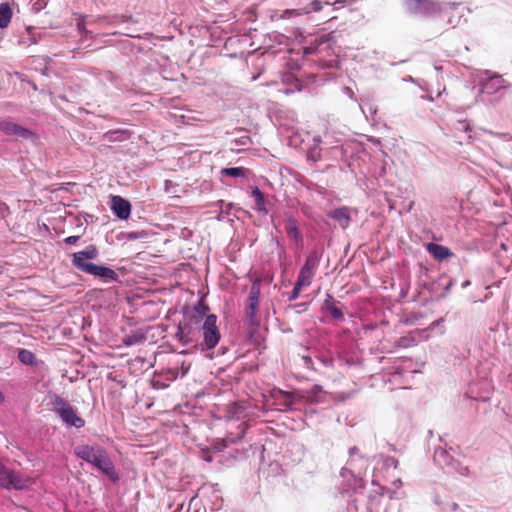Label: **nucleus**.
Returning <instances> with one entry per match:
<instances>
[{
  "label": "nucleus",
  "mask_w": 512,
  "mask_h": 512,
  "mask_svg": "<svg viewBox=\"0 0 512 512\" xmlns=\"http://www.w3.org/2000/svg\"><path fill=\"white\" fill-rule=\"evenodd\" d=\"M98 248L90 244L85 249L72 254L71 263L77 270L99 278L104 282H120L119 275L110 267L89 262L98 257Z\"/></svg>",
  "instance_id": "nucleus-1"
},
{
  "label": "nucleus",
  "mask_w": 512,
  "mask_h": 512,
  "mask_svg": "<svg viewBox=\"0 0 512 512\" xmlns=\"http://www.w3.org/2000/svg\"><path fill=\"white\" fill-rule=\"evenodd\" d=\"M74 453L78 458L93 465L113 483L119 481V475L115 470L113 462L106 450L100 445H79L75 447Z\"/></svg>",
  "instance_id": "nucleus-2"
},
{
  "label": "nucleus",
  "mask_w": 512,
  "mask_h": 512,
  "mask_svg": "<svg viewBox=\"0 0 512 512\" xmlns=\"http://www.w3.org/2000/svg\"><path fill=\"white\" fill-rule=\"evenodd\" d=\"M48 398L49 405L52 406L53 411L60 417L66 426L75 427L77 429L84 427V419L77 414L76 409L66 400L55 393H50Z\"/></svg>",
  "instance_id": "nucleus-3"
},
{
  "label": "nucleus",
  "mask_w": 512,
  "mask_h": 512,
  "mask_svg": "<svg viewBox=\"0 0 512 512\" xmlns=\"http://www.w3.org/2000/svg\"><path fill=\"white\" fill-rule=\"evenodd\" d=\"M199 331L200 336L203 337V341L200 344L202 350H211L217 346L221 335L217 326V316L215 314H209L206 316L199 328Z\"/></svg>",
  "instance_id": "nucleus-4"
},
{
  "label": "nucleus",
  "mask_w": 512,
  "mask_h": 512,
  "mask_svg": "<svg viewBox=\"0 0 512 512\" xmlns=\"http://www.w3.org/2000/svg\"><path fill=\"white\" fill-rule=\"evenodd\" d=\"M260 282L254 281L251 285L249 295L246 301L244 315L249 328L255 329L259 326L258 311L260 303Z\"/></svg>",
  "instance_id": "nucleus-5"
},
{
  "label": "nucleus",
  "mask_w": 512,
  "mask_h": 512,
  "mask_svg": "<svg viewBox=\"0 0 512 512\" xmlns=\"http://www.w3.org/2000/svg\"><path fill=\"white\" fill-rule=\"evenodd\" d=\"M30 479L20 473L14 472L0 463V487L10 490H24L29 486Z\"/></svg>",
  "instance_id": "nucleus-6"
},
{
  "label": "nucleus",
  "mask_w": 512,
  "mask_h": 512,
  "mask_svg": "<svg viewBox=\"0 0 512 512\" xmlns=\"http://www.w3.org/2000/svg\"><path fill=\"white\" fill-rule=\"evenodd\" d=\"M434 461L447 473H457L461 476L468 474V467L455 460L445 449L439 447L434 451Z\"/></svg>",
  "instance_id": "nucleus-7"
},
{
  "label": "nucleus",
  "mask_w": 512,
  "mask_h": 512,
  "mask_svg": "<svg viewBox=\"0 0 512 512\" xmlns=\"http://www.w3.org/2000/svg\"><path fill=\"white\" fill-rule=\"evenodd\" d=\"M320 258L321 255L318 253V251L313 250L310 252L305 260L303 267L300 269L297 279L307 285H310L313 277L316 274Z\"/></svg>",
  "instance_id": "nucleus-8"
},
{
  "label": "nucleus",
  "mask_w": 512,
  "mask_h": 512,
  "mask_svg": "<svg viewBox=\"0 0 512 512\" xmlns=\"http://www.w3.org/2000/svg\"><path fill=\"white\" fill-rule=\"evenodd\" d=\"M404 5L414 14H432L440 9L435 0H404Z\"/></svg>",
  "instance_id": "nucleus-9"
},
{
  "label": "nucleus",
  "mask_w": 512,
  "mask_h": 512,
  "mask_svg": "<svg viewBox=\"0 0 512 512\" xmlns=\"http://www.w3.org/2000/svg\"><path fill=\"white\" fill-rule=\"evenodd\" d=\"M200 327L191 323L183 322L179 325L177 336L183 345H189L198 341L200 337Z\"/></svg>",
  "instance_id": "nucleus-10"
},
{
  "label": "nucleus",
  "mask_w": 512,
  "mask_h": 512,
  "mask_svg": "<svg viewBox=\"0 0 512 512\" xmlns=\"http://www.w3.org/2000/svg\"><path fill=\"white\" fill-rule=\"evenodd\" d=\"M0 130L8 136L16 138L28 139L32 136V132L12 121L3 120L0 122Z\"/></svg>",
  "instance_id": "nucleus-11"
},
{
  "label": "nucleus",
  "mask_w": 512,
  "mask_h": 512,
  "mask_svg": "<svg viewBox=\"0 0 512 512\" xmlns=\"http://www.w3.org/2000/svg\"><path fill=\"white\" fill-rule=\"evenodd\" d=\"M111 209L113 213L121 220L129 218L131 213V204L121 196H112Z\"/></svg>",
  "instance_id": "nucleus-12"
},
{
  "label": "nucleus",
  "mask_w": 512,
  "mask_h": 512,
  "mask_svg": "<svg viewBox=\"0 0 512 512\" xmlns=\"http://www.w3.org/2000/svg\"><path fill=\"white\" fill-rule=\"evenodd\" d=\"M506 87L505 80L500 75H494L482 83L481 91L484 94L493 95Z\"/></svg>",
  "instance_id": "nucleus-13"
},
{
  "label": "nucleus",
  "mask_w": 512,
  "mask_h": 512,
  "mask_svg": "<svg viewBox=\"0 0 512 512\" xmlns=\"http://www.w3.org/2000/svg\"><path fill=\"white\" fill-rule=\"evenodd\" d=\"M300 397L307 403L318 404L324 402L325 392L320 385H314L311 389L302 391Z\"/></svg>",
  "instance_id": "nucleus-14"
},
{
  "label": "nucleus",
  "mask_w": 512,
  "mask_h": 512,
  "mask_svg": "<svg viewBox=\"0 0 512 512\" xmlns=\"http://www.w3.org/2000/svg\"><path fill=\"white\" fill-rule=\"evenodd\" d=\"M337 304H339V302L335 301L330 294H327V297L324 300L322 306V310L326 313H329L335 320L343 321L344 314L342 312V309L338 307Z\"/></svg>",
  "instance_id": "nucleus-15"
},
{
  "label": "nucleus",
  "mask_w": 512,
  "mask_h": 512,
  "mask_svg": "<svg viewBox=\"0 0 512 512\" xmlns=\"http://www.w3.org/2000/svg\"><path fill=\"white\" fill-rule=\"evenodd\" d=\"M322 9V2L319 0H313L310 4L301 9H286L283 11L281 18H289L294 15L309 14L310 12H318Z\"/></svg>",
  "instance_id": "nucleus-16"
},
{
  "label": "nucleus",
  "mask_w": 512,
  "mask_h": 512,
  "mask_svg": "<svg viewBox=\"0 0 512 512\" xmlns=\"http://www.w3.org/2000/svg\"><path fill=\"white\" fill-rule=\"evenodd\" d=\"M329 217L339 223L345 229L351 221L350 209L347 207L336 208L329 212Z\"/></svg>",
  "instance_id": "nucleus-17"
},
{
  "label": "nucleus",
  "mask_w": 512,
  "mask_h": 512,
  "mask_svg": "<svg viewBox=\"0 0 512 512\" xmlns=\"http://www.w3.org/2000/svg\"><path fill=\"white\" fill-rule=\"evenodd\" d=\"M426 250L437 260H445L452 256V252L446 246L436 243L426 244Z\"/></svg>",
  "instance_id": "nucleus-18"
},
{
  "label": "nucleus",
  "mask_w": 512,
  "mask_h": 512,
  "mask_svg": "<svg viewBox=\"0 0 512 512\" xmlns=\"http://www.w3.org/2000/svg\"><path fill=\"white\" fill-rule=\"evenodd\" d=\"M285 231L288 234V236L296 241L301 240V232L298 228V224L295 218L288 217L286 224H285Z\"/></svg>",
  "instance_id": "nucleus-19"
},
{
  "label": "nucleus",
  "mask_w": 512,
  "mask_h": 512,
  "mask_svg": "<svg viewBox=\"0 0 512 512\" xmlns=\"http://www.w3.org/2000/svg\"><path fill=\"white\" fill-rule=\"evenodd\" d=\"M12 9L8 3H0V28H6L12 18Z\"/></svg>",
  "instance_id": "nucleus-20"
},
{
  "label": "nucleus",
  "mask_w": 512,
  "mask_h": 512,
  "mask_svg": "<svg viewBox=\"0 0 512 512\" xmlns=\"http://www.w3.org/2000/svg\"><path fill=\"white\" fill-rule=\"evenodd\" d=\"M244 433H245V430L242 429L237 434L230 433V434L226 435V437L224 438L223 446L219 447V448L217 447V451L221 452L232 444H238L243 439Z\"/></svg>",
  "instance_id": "nucleus-21"
},
{
  "label": "nucleus",
  "mask_w": 512,
  "mask_h": 512,
  "mask_svg": "<svg viewBox=\"0 0 512 512\" xmlns=\"http://www.w3.org/2000/svg\"><path fill=\"white\" fill-rule=\"evenodd\" d=\"M248 173V169L244 167H229V168H223L220 171V174L223 176H229V177H246Z\"/></svg>",
  "instance_id": "nucleus-22"
},
{
  "label": "nucleus",
  "mask_w": 512,
  "mask_h": 512,
  "mask_svg": "<svg viewBox=\"0 0 512 512\" xmlns=\"http://www.w3.org/2000/svg\"><path fill=\"white\" fill-rule=\"evenodd\" d=\"M252 196L255 198L256 207L255 209L261 213L266 214L267 210L265 207V198L263 193L260 191L258 187H254L252 189Z\"/></svg>",
  "instance_id": "nucleus-23"
},
{
  "label": "nucleus",
  "mask_w": 512,
  "mask_h": 512,
  "mask_svg": "<svg viewBox=\"0 0 512 512\" xmlns=\"http://www.w3.org/2000/svg\"><path fill=\"white\" fill-rule=\"evenodd\" d=\"M277 400L285 409H289L294 405V396L290 392L279 391Z\"/></svg>",
  "instance_id": "nucleus-24"
},
{
  "label": "nucleus",
  "mask_w": 512,
  "mask_h": 512,
  "mask_svg": "<svg viewBox=\"0 0 512 512\" xmlns=\"http://www.w3.org/2000/svg\"><path fill=\"white\" fill-rule=\"evenodd\" d=\"M128 137V133L126 130H113L108 131L104 134L105 140L109 142L113 141H122L125 140Z\"/></svg>",
  "instance_id": "nucleus-25"
},
{
  "label": "nucleus",
  "mask_w": 512,
  "mask_h": 512,
  "mask_svg": "<svg viewBox=\"0 0 512 512\" xmlns=\"http://www.w3.org/2000/svg\"><path fill=\"white\" fill-rule=\"evenodd\" d=\"M18 359L21 363L25 365H33L35 364V355L27 349H19Z\"/></svg>",
  "instance_id": "nucleus-26"
},
{
  "label": "nucleus",
  "mask_w": 512,
  "mask_h": 512,
  "mask_svg": "<svg viewBox=\"0 0 512 512\" xmlns=\"http://www.w3.org/2000/svg\"><path fill=\"white\" fill-rule=\"evenodd\" d=\"M453 127H454V129L456 131H461V132L467 133L468 139H472L473 138V136L471 134L472 129L470 127V124L466 120H457L454 123Z\"/></svg>",
  "instance_id": "nucleus-27"
},
{
  "label": "nucleus",
  "mask_w": 512,
  "mask_h": 512,
  "mask_svg": "<svg viewBox=\"0 0 512 512\" xmlns=\"http://www.w3.org/2000/svg\"><path fill=\"white\" fill-rule=\"evenodd\" d=\"M143 339H144V336L142 334L132 333V334L126 335L123 338V344L125 346H132V345L142 342Z\"/></svg>",
  "instance_id": "nucleus-28"
},
{
  "label": "nucleus",
  "mask_w": 512,
  "mask_h": 512,
  "mask_svg": "<svg viewBox=\"0 0 512 512\" xmlns=\"http://www.w3.org/2000/svg\"><path fill=\"white\" fill-rule=\"evenodd\" d=\"M204 321V317H197V313L192 310L185 316L184 322L191 323L194 326L200 327Z\"/></svg>",
  "instance_id": "nucleus-29"
},
{
  "label": "nucleus",
  "mask_w": 512,
  "mask_h": 512,
  "mask_svg": "<svg viewBox=\"0 0 512 512\" xmlns=\"http://www.w3.org/2000/svg\"><path fill=\"white\" fill-rule=\"evenodd\" d=\"M305 286H308V285L297 279L295 284H294V287L292 289V292H291V294L289 296V300L290 301L296 300L298 298L302 288L305 287Z\"/></svg>",
  "instance_id": "nucleus-30"
},
{
  "label": "nucleus",
  "mask_w": 512,
  "mask_h": 512,
  "mask_svg": "<svg viewBox=\"0 0 512 512\" xmlns=\"http://www.w3.org/2000/svg\"><path fill=\"white\" fill-rule=\"evenodd\" d=\"M89 22H86L84 20V18L80 19L78 22H77V29H78V32L82 35V36H85V37H92L93 36V32L91 30H88L86 28V24H88Z\"/></svg>",
  "instance_id": "nucleus-31"
},
{
  "label": "nucleus",
  "mask_w": 512,
  "mask_h": 512,
  "mask_svg": "<svg viewBox=\"0 0 512 512\" xmlns=\"http://www.w3.org/2000/svg\"><path fill=\"white\" fill-rule=\"evenodd\" d=\"M434 501H435V503H436L437 505H439V506L441 507V510H442L443 512H455V511H457V510H458V508H459L458 504H457V503H455V502H451V503L443 504V503H441V502L438 500V498H435V500H434Z\"/></svg>",
  "instance_id": "nucleus-32"
},
{
  "label": "nucleus",
  "mask_w": 512,
  "mask_h": 512,
  "mask_svg": "<svg viewBox=\"0 0 512 512\" xmlns=\"http://www.w3.org/2000/svg\"><path fill=\"white\" fill-rule=\"evenodd\" d=\"M209 310V307L207 305H205L204 303L202 302H198L193 308H192V311L197 313V317H204L206 318V314Z\"/></svg>",
  "instance_id": "nucleus-33"
},
{
  "label": "nucleus",
  "mask_w": 512,
  "mask_h": 512,
  "mask_svg": "<svg viewBox=\"0 0 512 512\" xmlns=\"http://www.w3.org/2000/svg\"><path fill=\"white\" fill-rule=\"evenodd\" d=\"M131 16H125V15H115L108 20V24L110 25H118L121 23H126L128 21H131Z\"/></svg>",
  "instance_id": "nucleus-34"
},
{
  "label": "nucleus",
  "mask_w": 512,
  "mask_h": 512,
  "mask_svg": "<svg viewBox=\"0 0 512 512\" xmlns=\"http://www.w3.org/2000/svg\"><path fill=\"white\" fill-rule=\"evenodd\" d=\"M468 398L472 399V400H475V401H481V402H488L490 400V396L489 395H484V396H476L474 395V392H473V389L470 388L466 394H465Z\"/></svg>",
  "instance_id": "nucleus-35"
},
{
  "label": "nucleus",
  "mask_w": 512,
  "mask_h": 512,
  "mask_svg": "<svg viewBox=\"0 0 512 512\" xmlns=\"http://www.w3.org/2000/svg\"><path fill=\"white\" fill-rule=\"evenodd\" d=\"M364 488V481L360 477H354V483L352 485V489L354 491L361 490Z\"/></svg>",
  "instance_id": "nucleus-36"
},
{
  "label": "nucleus",
  "mask_w": 512,
  "mask_h": 512,
  "mask_svg": "<svg viewBox=\"0 0 512 512\" xmlns=\"http://www.w3.org/2000/svg\"><path fill=\"white\" fill-rule=\"evenodd\" d=\"M413 340H411L410 338H407V337H401L399 338V340L397 341V346L398 347H403V348H406V347H409L411 342Z\"/></svg>",
  "instance_id": "nucleus-37"
},
{
  "label": "nucleus",
  "mask_w": 512,
  "mask_h": 512,
  "mask_svg": "<svg viewBox=\"0 0 512 512\" xmlns=\"http://www.w3.org/2000/svg\"><path fill=\"white\" fill-rule=\"evenodd\" d=\"M79 239H80L79 235H73V236L66 237L63 241H64L65 244L73 245V244L77 243V241Z\"/></svg>",
  "instance_id": "nucleus-38"
},
{
  "label": "nucleus",
  "mask_w": 512,
  "mask_h": 512,
  "mask_svg": "<svg viewBox=\"0 0 512 512\" xmlns=\"http://www.w3.org/2000/svg\"><path fill=\"white\" fill-rule=\"evenodd\" d=\"M358 453V448L357 447H352L350 448L349 450V454H350V461L348 462V464L353 468L354 467V462H355V459H354V455Z\"/></svg>",
  "instance_id": "nucleus-39"
},
{
  "label": "nucleus",
  "mask_w": 512,
  "mask_h": 512,
  "mask_svg": "<svg viewBox=\"0 0 512 512\" xmlns=\"http://www.w3.org/2000/svg\"><path fill=\"white\" fill-rule=\"evenodd\" d=\"M190 369V364H186V362L181 363V376H185Z\"/></svg>",
  "instance_id": "nucleus-40"
},
{
  "label": "nucleus",
  "mask_w": 512,
  "mask_h": 512,
  "mask_svg": "<svg viewBox=\"0 0 512 512\" xmlns=\"http://www.w3.org/2000/svg\"><path fill=\"white\" fill-rule=\"evenodd\" d=\"M386 461H387V464H391V465H393L395 468H396V467H397V465H398V461H397L395 458H393V457H389V458H387V460H386Z\"/></svg>",
  "instance_id": "nucleus-41"
},
{
  "label": "nucleus",
  "mask_w": 512,
  "mask_h": 512,
  "mask_svg": "<svg viewBox=\"0 0 512 512\" xmlns=\"http://www.w3.org/2000/svg\"><path fill=\"white\" fill-rule=\"evenodd\" d=\"M223 442H224V439L222 440H219L217 441L215 444H214V448L217 450V447H222L223 446Z\"/></svg>",
  "instance_id": "nucleus-42"
},
{
  "label": "nucleus",
  "mask_w": 512,
  "mask_h": 512,
  "mask_svg": "<svg viewBox=\"0 0 512 512\" xmlns=\"http://www.w3.org/2000/svg\"><path fill=\"white\" fill-rule=\"evenodd\" d=\"M445 9L456 10L457 9V5L456 4H449L448 7H446Z\"/></svg>",
  "instance_id": "nucleus-43"
},
{
  "label": "nucleus",
  "mask_w": 512,
  "mask_h": 512,
  "mask_svg": "<svg viewBox=\"0 0 512 512\" xmlns=\"http://www.w3.org/2000/svg\"><path fill=\"white\" fill-rule=\"evenodd\" d=\"M343 2L344 1H342V0H336L335 2H333V4H338V3H343ZM325 4L326 5H332V2L327 1V2H325Z\"/></svg>",
  "instance_id": "nucleus-44"
},
{
  "label": "nucleus",
  "mask_w": 512,
  "mask_h": 512,
  "mask_svg": "<svg viewBox=\"0 0 512 512\" xmlns=\"http://www.w3.org/2000/svg\"><path fill=\"white\" fill-rule=\"evenodd\" d=\"M171 372H172L173 378L176 379L178 377V374H179L178 371L177 370H173Z\"/></svg>",
  "instance_id": "nucleus-45"
},
{
  "label": "nucleus",
  "mask_w": 512,
  "mask_h": 512,
  "mask_svg": "<svg viewBox=\"0 0 512 512\" xmlns=\"http://www.w3.org/2000/svg\"><path fill=\"white\" fill-rule=\"evenodd\" d=\"M124 34L127 35V36H130V37H134V35L132 33H130V32H125Z\"/></svg>",
  "instance_id": "nucleus-46"
},
{
  "label": "nucleus",
  "mask_w": 512,
  "mask_h": 512,
  "mask_svg": "<svg viewBox=\"0 0 512 512\" xmlns=\"http://www.w3.org/2000/svg\"><path fill=\"white\" fill-rule=\"evenodd\" d=\"M348 471V468H343L342 475L344 476L345 472Z\"/></svg>",
  "instance_id": "nucleus-47"
},
{
  "label": "nucleus",
  "mask_w": 512,
  "mask_h": 512,
  "mask_svg": "<svg viewBox=\"0 0 512 512\" xmlns=\"http://www.w3.org/2000/svg\"><path fill=\"white\" fill-rule=\"evenodd\" d=\"M449 23L454 24V25L456 24V23H454V21L452 19H449Z\"/></svg>",
  "instance_id": "nucleus-48"
},
{
  "label": "nucleus",
  "mask_w": 512,
  "mask_h": 512,
  "mask_svg": "<svg viewBox=\"0 0 512 512\" xmlns=\"http://www.w3.org/2000/svg\"><path fill=\"white\" fill-rule=\"evenodd\" d=\"M2 400H3V395H2V393L0 392V401H2Z\"/></svg>",
  "instance_id": "nucleus-49"
},
{
  "label": "nucleus",
  "mask_w": 512,
  "mask_h": 512,
  "mask_svg": "<svg viewBox=\"0 0 512 512\" xmlns=\"http://www.w3.org/2000/svg\"><path fill=\"white\" fill-rule=\"evenodd\" d=\"M3 270H2V267L0 266V274H2Z\"/></svg>",
  "instance_id": "nucleus-50"
}]
</instances>
